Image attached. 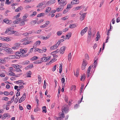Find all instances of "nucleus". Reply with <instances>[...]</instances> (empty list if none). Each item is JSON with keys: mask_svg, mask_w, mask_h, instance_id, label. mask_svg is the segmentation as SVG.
Returning a JSON list of instances; mask_svg holds the SVG:
<instances>
[{"mask_svg": "<svg viewBox=\"0 0 120 120\" xmlns=\"http://www.w3.org/2000/svg\"><path fill=\"white\" fill-rule=\"evenodd\" d=\"M88 32V35L87 38V42L88 43L90 42L92 32L91 28H89Z\"/></svg>", "mask_w": 120, "mask_h": 120, "instance_id": "obj_1", "label": "nucleus"}, {"mask_svg": "<svg viewBox=\"0 0 120 120\" xmlns=\"http://www.w3.org/2000/svg\"><path fill=\"white\" fill-rule=\"evenodd\" d=\"M4 50L8 53L9 54H13L14 52L12 51V50L11 48H9L6 47L4 48Z\"/></svg>", "mask_w": 120, "mask_h": 120, "instance_id": "obj_2", "label": "nucleus"}, {"mask_svg": "<svg viewBox=\"0 0 120 120\" xmlns=\"http://www.w3.org/2000/svg\"><path fill=\"white\" fill-rule=\"evenodd\" d=\"M68 106L65 105L63 106L62 108V111L63 112L67 113L68 112Z\"/></svg>", "mask_w": 120, "mask_h": 120, "instance_id": "obj_3", "label": "nucleus"}, {"mask_svg": "<svg viewBox=\"0 0 120 120\" xmlns=\"http://www.w3.org/2000/svg\"><path fill=\"white\" fill-rule=\"evenodd\" d=\"M87 64V63L85 60H83L81 68L82 70H84Z\"/></svg>", "mask_w": 120, "mask_h": 120, "instance_id": "obj_4", "label": "nucleus"}, {"mask_svg": "<svg viewBox=\"0 0 120 120\" xmlns=\"http://www.w3.org/2000/svg\"><path fill=\"white\" fill-rule=\"evenodd\" d=\"M26 94L25 93L23 94L22 97L19 99V103H21L22 101L25 100L26 98Z\"/></svg>", "mask_w": 120, "mask_h": 120, "instance_id": "obj_5", "label": "nucleus"}, {"mask_svg": "<svg viewBox=\"0 0 120 120\" xmlns=\"http://www.w3.org/2000/svg\"><path fill=\"white\" fill-rule=\"evenodd\" d=\"M67 3V2L65 0H61L59 1V4L64 6L66 5Z\"/></svg>", "mask_w": 120, "mask_h": 120, "instance_id": "obj_6", "label": "nucleus"}, {"mask_svg": "<svg viewBox=\"0 0 120 120\" xmlns=\"http://www.w3.org/2000/svg\"><path fill=\"white\" fill-rule=\"evenodd\" d=\"M88 29V27H86L81 31L80 34L81 36H82L86 33Z\"/></svg>", "mask_w": 120, "mask_h": 120, "instance_id": "obj_7", "label": "nucleus"}, {"mask_svg": "<svg viewBox=\"0 0 120 120\" xmlns=\"http://www.w3.org/2000/svg\"><path fill=\"white\" fill-rule=\"evenodd\" d=\"M56 2L55 0H50L47 2V5H50L54 4Z\"/></svg>", "mask_w": 120, "mask_h": 120, "instance_id": "obj_8", "label": "nucleus"}, {"mask_svg": "<svg viewBox=\"0 0 120 120\" xmlns=\"http://www.w3.org/2000/svg\"><path fill=\"white\" fill-rule=\"evenodd\" d=\"M3 21L4 22L8 24H9L11 23L12 22V21L8 20L6 19H4Z\"/></svg>", "mask_w": 120, "mask_h": 120, "instance_id": "obj_9", "label": "nucleus"}, {"mask_svg": "<svg viewBox=\"0 0 120 120\" xmlns=\"http://www.w3.org/2000/svg\"><path fill=\"white\" fill-rule=\"evenodd\" d=\"M71 32H69L66 35L65 38H64V39L66 40V39H68L69 38L71 37Z\"/></svg>", "mask_w": 120, "mask_h": 120, "instance_id": "obj_10", "label": "nucleus"}, {"mask_svg": "<svg viewBox=\"0 0 120 120\" xmlns=\"http://www.w3.org/2000/svg\"><path fill=\"white\" fill-rule=\"evenodd\" d=\"M27 48H24L23 49H20V52L21 53H25L27 52Z\"/></svg>", "mask_w": 120, "mask_h": 120, "instance_id": "obj_11", "label": "nucleus"}, {"mask_svg": "<svg viewBox=\"0 0 120 120\" xmlns=\"http://www.w3.org/2000/svg\"><path fill=\"white\" fill-rule=\"evenodd\" d=\"M79 0H73L71 1V3L73 4H79Z\"/></svg>", "mask_w": 120, "mask_h": 120, "instance_id": "obj_12", "label": "nucleus"}, {"mask_svg": "<svg viewBox=\"0 0 120 120\" xmlns=\"http://www.w3.org/2000/svg\"><path fill=\"white\" fill-rule=\"evenodd\" d=\"M86 13H84L82 14L80 16V19L81 20H82L84 19L86 15Z\"/></svg>", "mask_w": 120, "mask_h": 120, "instance_id": "obj_13", "label": "nucleus"}, {"mask_svg": "<svg viewBox=\"0 0 120 120\" xmlns=\"http://www.w3.org/2000/svg\"><path fill=\"white\" fill-rule=\"evenodd\" d=\"M66 47L65 46H63L61 48L60 50V53L62 54H63L64 51V49Z\"/></svg>", "mask_w": 120, "mask_h": 120, "instance_id": "obj_14", "label": "nucleus"}, {"mask_svg": "<svg viewBox=\"0 0 120 120\" xmlns=\"http://www.w3.org/2000/svg\"><path fill=\"white\" fill-rule=\"evenodd\" d=\"M64 7L62 5H60L59 8H56V11L58 12H59L60 11H61L63 9Z\"/></svg>", "mask_w": 120, "mask_h": 120, "instance_id": "obj_15", "label": "nucleus"}, {"mask_svg": "<svg viewBox=\"0 0 120 120\" xmlns=\"http://www.w3.org/2000/svg\"><path fill=\"white\" fill-rule=\"evenodd\" d=\"M76 24H72L69 25V27L70 28H73L77 26Z\"/></svg>", "mask_w": 120, "mask_h": 120, "instance_id": "obj_16", "label": "nucleus"}, {"mask_svg": "<svg viewBox=\"0 0 120 120\" xmlns=\"http://www.w3.org/2000/svg\"><path fill=\"white\" fill-rule=\"evenodd\" d=\"M25 19H22L21 22L19 23V25L20 26H22L25 24V21H26Z\"/></svg>", "mask_w": 120, "mask_h": 120, "instance_id": "obj_17", "label": "nucleus"}, {"mask_svg": "<svg viewBox=\"0 0 120 120\" xmlns=\"http://www.w3.org/2000/svg\"><path fill=\"white\" fill-rule=\"evenodd\" d=\"M45 3L44 2H43L39 3L37 6V8H39L41 7L42 6L45 4Z\"/></svg>", "mask_w": 120, "mask_h": 120, "instance_id": "obj_18", "label": "nucleus"}, {"mask_svg": "<svg viewBox=\"0 0 120 120\" xmlns=\"http://www.w3.org/2000/svg\"><path fill=\"white\" fill-rule=\"evenodd\" d=\"M34 51L35 52L37 51H38L40 53H42L43 52V50L38 48H36Z\"/></svg>", "mask_w": 120, "mask_h": 120, "instance_id": "obj_19", "label": "nucleus"}, {"mask_svg": "<svg viewBox=\"0 0 120 120\" xmlns=\"http://www.w3.org/2000/svg\"><path fill=\"white\" fill-rule=\"evenodd\" d=\"M23 8L21 6H20L16 9L15 10L16 12H18L20 11Z\"/></svg>", "mask_w": 120, "mask_h": 120, "instance_id": "obj_20", "label": "nucleus"}, {"mask_svg": "<svg viewBox=\"0 0 120 120\" xmlns=\"http://www.w3.org/2000/svg\"><path fill=\"white\" fill-rule=\"evenodd\" d=\"M57 45H55L50 47V49H56L58 47V46Z\"/></svg>", "mask_w": 120, "mask_h": 120, "instance_id": "obj_21", "label": "nucleus"}, {"mask_svg": "<svg viewBox=\"0 0 120 120\" xmlns=\"http://www.w3.org/2000/svg\"><path fill=\"white\" fill-rule=\"evenodd\" d=\"M31 25H33L35 24H37V22L36 20H32L30 22Z\"/></svg>", "mask_w": 120, "mask_h": 120, "instance_id": "obj_22", "label": "nucleus"}, {"mask_svg": "<svg viewBox=\"0 0 120 120\" xmlns=\"http://www.w3.org/2000/svg\"><path fill=\"white\" fill-rule=\"evenodd\" d=\"M60 117H58L59 118H63L65 117L64 115V113L62 112H61L60 113Z\"/></svg>", "mask_w": 120, "mask_h": 120, "instance_id": "obj_23", "label": "nucleus"}, {"mask_svg": "<svg viewBox=\"0 0 120 120\" xmlns=\"http://www.w3.org/2000/svg\"><path fill=\"white\" fill-rule=\"evenodd\" d=\"M71 53H70L68 54V60L69 61H70L71 59Z\"/></svg>", "mask_w": 120, "mask_h": 120, "instance_id": "obj_24", "label": "nucleus"}, {"mask_svg": "<svg viewBox=\"0 0 120 120\" xmlns=\"http://www.w3.org/2000/svg\"><path fill=\"white\" fill-rule=\"evenodd\" d=\"M32 72L30 71H29L27 73V77H31V75L32 74Z\"/></svg>", "mask_w": 120, "mask_h": 120, "instance_id": "obj_25", "label": "nucleus"}, {"mask_svg": "<svg viewBox=\"0 0 120 120\" xmlns=\"http://www.w3.org/2000/svg\"><path fill=\"white\" fill-rule=\"evenodd\" d=\"M51 9V8L50 7L47 8L45 11L48 13L50 11Z\"/></svg>", "mask_w": 120, "mask_h": 120, "instance_id": "obj_26", "label": "nucleus"}, {"mask_svg": "<svg viewBox=\"0 0 120 120\" xmlns=\"http://www.w3.org/2000/svg\"><path fill=\"white\" fill-rule=\"evenodd\" d=\"M46 58H44L42 57L41 59V62L42 63V62H46Z\"/></svg>", "mask_w": 120, "mask_h": 120, "instance_id": "obj_27", "label": "nucleus"}, {"mask_svg": "<svg viewBox=\"0 0 120 120\" xmlns=\"http://www.w3.org/2000/svg\"><path fill=\"white\" fill-rule=\"evenodd\" d=\"M69 10L68 9V7L67 8L65 9H64L63 11V14H65L68 12Z\"/></svg>", "mask_w": 120, "mask_h": 120, "instance_id": "obj_28", "label": "nucleus"}, {"mask_svg": "<svg viewBox=\"0 0 120 120\" xmlns=\"http://www.w3.org/2000/svg\"><path fill=\"white\" fill-rule=\"evenodd\" d=\"M45 15V14L44 13H42L39 14L38 15L37 17H40L42 16H44Z\"/></svg>", "mask_w": 120, "mask_h": 120, "instance_id": "obj_29", "label": "nucleus"}, {"mask_svg": "<svg viewBox=\"0 0 120 120\" xmlns=\"http://www.w3.org/2000/svg\"><path fill=\"white\" fill-rule=\"evenodd\" d=\"M1 1V5H0V9L1 10L3 9V8H2L4 6V1Z\"/></svg>", "mask_w": 120, "mask_h": 120, "instance_id": "obj_30", "label": "nucleus"}, {"mask_svg": "<svg viewBox=\"0 0 120 120\" xmlns=\"http://www.w3.org/2000/svg\"><path fill=\"white\" fill-rule=\"evenodd\" d=\"M46 107L45 106H44L42 107V109L43 110L42 112H44L45 113L46 112Z\"/></svg>", "mask_w": 120, "mask_h": 120, "instance_id": "obj_31", "label": "nucleus"}, {"mask_svg": "<svg viewBox=\"0 0 120 120\" xmlns=\"http://www.w3.org/2000/svg\"><path fill=\"white\" fill-rule=\"evenodd\" d=\"M9 58L11 59H15L16 58V55H11L9 56Z\"/></svg>", "mask_w": 120, "mask_h": 120, "instance_id": "obj_32", "label": "nucleus"}, {"mask_svg": "<svg viewBox=\"0 0 120 120\" xmlns=\"http://www.w3.org/2000/svg\"><path fill=\"white\" fill-rule=\"evenodd\" d=\"M3 116V117H2L3 119H4L6 117L8 116L7 115V113H5L4 114Z\"/></svg>", "mask_w": 120, "mask_h": 120, "instance_id": "obj_33", "label": "nucleus"}, {"mask_svg": "<svg viewBox=\"0 0 120 120\" xmlns=\"http://www.w3.org/2000/svg\"><path fill=\"white\" fill-rule=\"evenodd\" d=\"M62 64H60V71H59V73H61L62 71Z\"/></svg>", "mask_w": 120, "mask_h": 120, "instance_id": "obj_34", "label": "nucleus"}, {"mask_svg": "<svg viewBox=\"0 0 120 120\" xmlns=\"http://www.w3.org/2000/svg\"><path fill=\"white\" fill-rule=\"evenodd\" d=\"M23 64H27L30 63V61L28 60H26L23 62Z\"/></svg>", "mask_w": 120, "mask_h": 120, "instance_id": "obj_35", "label": "nucleus"}, {"mask_svg": "<svg viewBox=\"0 0 120 120\" xmlns=\"http://www.w3.org/2000/svg\"><path fill=\"white\" fill-rule=\"evenodd\" d=\"M55 58H54L52 59L50 61V62L49 63V64H50L51 63H52L55 62Z\"/></svg>", "mask_w": 120, "mask_h": 120, "instance_id": "obj_36", "label": "nucleus"}, {"mask_svg": "<svg viewBox=\"0 0 120 120\" xmlns=\"http://www.w3.org/2000/svg\"><path fill=\"white\" fill-rule=\"evenodd\" d=\"M20 14V13H18L17 15H16V16H14V19H16L17 18H18L19 17Z\"/></svg>", "mask_w": 120, "mask_h": 120, "instance_id": "obj_37", "label": "nucleus"}, {"mask_svg": "<svg viewBox=\"0 0 120 120\" xmlns=\"http://www.w3.org/2000/svg\"><path fill=\"white\" fill-rule=\"evenodd\" d=\"M81 81L82 79L83 80H84L86 78L85 77V74H84V75H83L81 76Z\"/></svg>", "mask_w": 120, "mask_h": 120, "instance_id": "obj_38", "label": "nucleus"}, {"mask_svg": "<svg viewBox=\"0 0 120 120\" xmlns=\"http://www.w3.org/2000/svg\"><path fill=\"white\" fill-rule=\"evenodd\" d=\"M42 37V38L43 40H46L48 39L50 37V36H47L45 37L43 36Z\"/></svg>", "mask_w": 120, "mask_h": 120, "instance_id": "obj_39", "label": "nucleus"}, {"mask_svg": "<svg viewBox=\"0 0 120 120\" xmlns=\"http://www.w3.org/2000/svg\"><path fill=\"white\" fill-rule=\"evenodd\" d=\"M8 100V98L7 97H4L2 99V100H4L6 101H7Z\"/></svg>", "mask_w": 120, "mask_h": 120, "instance_id": "obj_40", "label": "nucleus"}, {"mask_svg": "<svg viewBox=\"0 0 120 120\" xmlns=\"http://www.w3.org/2000/svg\"><path fill=\"white\" fill-rule=\"evenodd\" d=\"M60 51V50L59 49H57L55 51L53 52H52L51 54H52L53 53H54L55 54H56L57 53L59 52Z\"/></svg>", "mask_w": 120, "mask_h": 120, "instance_id": "obj_41", "label": "nucleus"}, {"mask_svg": "<svg viewBox=\"0 0 120 120\" xmlns=\"http://www.w3.org/2000/svg\"><path fill=\"white\" fill-rule=\"evenodd\" d=\"M8 75L14 76L15 75V74L12 71H10L8 74Z\"/></svg>", "mask_w": 120, "mask_h": 120, "instance_id": "obj_42", "label": "nucleus"}, {"mask_svg": "<svg viewBox=\"0 0 120 120\" xmlns=\"http://www.w3.org/2000/svg\"><path fill=\"white\" fill-rule=\"evenodd\" d=\"M28 16V15L27 14H26L24 15V16L23 17V19H26Z\"/></svg>", "mask_w": 120, "mask_h": 120, "instance_id": "obj_43", "label": "nucleus"}, {"mask_svg": "<svg viewBox=\"0 0 120 120\" xmlns=\"http://www.w3.org/2000/svg\"><path fill=\"white\" fill-rule=\"evenodd\" d=\"M72 4H68L67 5V8L68 7V9H69V8H71L72 7Z\"/></svg>", "mask_w": 120, "mask_h": 120, "instance_id": "obj_44", "label": "nucleus"}, {"mask_svg": "<svg viewBox=\"0 0 120 120\" xmlns=\"http://www.w3.org/2000/svg\"><path fill=\"white\" fill-rule=\"evenodd\" d=\"M38 57L36 56H34L31 58V60H36L38 59Z\"/></svg>", "mask_w": 120, "mask_h": 120, "instance_id": "obj_45", "label": "nucleus"}, {"mask_svg": "<svg viewBox=\"0 0 120 120\" xmlns=\"http://www.w3.org/2000/svg\"><path fill=\"white\" fill-rule=\"evenodd\" d=\"M79 71L78 70H77L76 71V72L75 74L74 73V75H75L77 77L79 74Z\"/></svg>", "mask_w": 120, "mask_h": 120, "instance_id": "obj_46", "label": "nucleus"}, {"mask_svg": "<svg viewBox=\"0 0 120 120\" xmlns=\"http://www.w3.org/2000/svg\"><path fill=\"white\" fill-rule=\"evenodd\" d=\"M56 65L54 66L52 68V71H54L56 69Z\"/></svg>", "mask_w": 120, "mask_h": 120, "instance_id": "obj_47", "label": "nucleus"}, {"mask_svg": "<svg viewBox=\"0 0 120 120\" xmlns=\"http://www.w3.org/2000/svg\"><path fill=\"white\" fill-rule=\"evenodd\" d=\"M15 82H16V83L19 84V83H23V81L22 80H19L18 81H16Z\"/></svg>", "mask_w": 120, "mask_h": 120, "instance_id": "obj_48", "label": "nucleus"}, {"mask_svg": "<svg viewBox=\"0 0 120 120\" xmlns=\"http://www.w3.org/2000/svg\"><path fill=\"white\" fill-rule=\"evenodd\" d=\"M11 103H12V102L11 101H8V102L7 103V105H3V107L4 106L5 107V106H6V107H7V106H8L9 105V104H11Z\"/></svg>", "mask_w": 120, "mask_h": 120, "instance_id": "obj_49", "label": "nucleus"}, {"mask_svg": "<svg viewBox=\"0 0 120 120\" xmlns=\"http://www.w3.org/2000/svg\"><path fill=\"white\" fill-rule=\"evenodd\" d=\"M16 32L15 31H10L9 32V34H12L15 33Z\"/></svg>", "mask_w": 120, "mask_h": 120, "instance_id": "obj_50", "label": "nucleus"}, {"mask_svg": "<svg viewBox=\"0 0 120 120\" xmlns=\"http://www.w3.org/2000/svg\"><path fill=\"white\" fill-rule=\"evenodd\" d=\"M91 66H90L88 68L87 72H88V73H90V71L91 69Z\"/></svg>", "mask_w": 120, "mask_h": 120, "instance_id": "obj_51", "label": "nucleus"}, {"mask_svg": "<svg viewBox=\"0 0 120 120\" xmlns=\"http://www.w3.org/2000/svg\"><path fill=\"white\" fill-rule=\"evenodd\" d=\"M31 0L34 1V0H25L23 2L25 3H27L30 2Z\"/></svg>", "mask_w": 120, "mask_h": 120, "instance_id": "obj_52", "label": "nucleus"}, {"mask_svg": "<svg viewBox=\"0 0 120 120\" xmlns=\"http://www.w3.org/2000/svg\"><path fill=\"white\" fill-rule=\"evenodd\" d=\"M62 33V32L61 31H59L57 32V34L58 36L60 35Z\"/></svg>", "mask_w": 120, "mask_h": 120, "instance_id": "obj_53", "label": "nucleus"}, {"mask_svg": "<svg viewBox=\"0 0 120 120\" xmlns=\"http://www.w3.org/2000/svg\"><path fill=\"white\" fill-rule=\"evenodd\" d=\"M13 67L15 68H19V66L18 65H14Z\"/></svg>", "mask_w": 120, "mask_h": 120, "instance_id": "obj_54", "label": "nucleus"}, {"mask_svg": "<svg viewBox=\"0 0 120 120\" xmlns=\"http://www.w3.org/2000/svg\"><path fill=\"white\" fill-rule=\"evenodd\" d=\"M43 21L44 20L43 19H41L40 21H39L37 22V24H39L43 22Z\"/></svg>", "mask_w": 120, "mask_h": 120, "instance_id": "obj_55", "label": "nucleus"}, {"mask_svg": "<svg viewBox=\"0 0 120 120\" xmlns=\"http://www.w3.org/2000/svg\"><path fill=\"white\" fill-rule=\"evenodd\" d=\"M41 43V41H36L35 43L37 46H39Z\"/></svg>", "mask_w": 120, "mask_h": 120, "instance_id": "obj_56", "label": "nucleus"}, {"mask_svg": "<svg viewBox=\"0 0 120 120\" xmlns=\"http://www.w3.org/2000/svg\"><path fill=\"white\" fill-rule=\"evenodd\" d=\"M75 89V86H72L71 87V90H73L74 91Z\"/></svg>", "mask_w": 120, "mask_h": 120, "instance_id": "obj_57", "label": "nucleus"}, {"mask_svg": "<svg viewBox=\"0 0 120 120\" xmlns=\"http://www.w3.org/2000/svg\"><path fill=\"white\" fill-rule=\"evenodd\" d=\"M19 99V98L18 97H16V98L14 100V102L15 103H16L18 101V100Z\"/></svg>", "mask_w": 120, "mask_h": 120, "instance_id": "obj_58", "label": "nucleus"}, {"mask_svg": "<svg viewBox=\"0 0 120 120\" xmlns=\"http://www.w3.org/2000/svg\"><path fill=\"white\" fill-rule=\"evenodd\" d=\"M0 62L3 64H4L5 63V61L4 59V60L2 59H0Z\"/></svg>", "mask_w": 120, "mask_h": 120, "instance_id": "obj_59", "label": "nucleus"}, {"mask_svg": "<svg viewBox=\"0 0 120 120\" xmlns=\"http://www.w3.org/2000/svg\"><path fill=\"white\" fill-rule=\"evenodd\" d=\"M35 33V31L34 30H32L31 31H30L29 32V34H31L32 33Z\"/></svg>", "mask_w": 120, "mask_h": 120, "instance_id": "obj_60", "label": "nucleus"}, {"mask_svg": "<svg viewBox=\"0 0 120 120\" xmlns=\"http://www.w3.org/2000/svg\"><path fill=\"white\" fill-rule=\"evenodd\" d=\"M5 41H11V39L8 38L7 37L5 38Z\"/></svg>", "mask_w": 120, "mask_h": 120, "instance_id": "obj_61", "label": "nucleus"}, {"mask_svg": "<svg viewBox=\"0 0 120 120\" xmlns=\"http://www.w3.org/2000/svg\"><path fill=\"white\" fill-rule=\"evenodd\" d=\"M4 94L5 95L8 96L9 94V93L7 91H5L4 92Z\"/></svg>", "mask_w": 120, "mask_h": 120, "instance_id": "obj_62", "label": "nucleus"}, {"mask_svg": "<svg viewBox=\"0 0 120 120\" xmlns=\"http://www.w3.org/2000/svg\"><path fill=\"white\" fill-rule=\"evenodd\" d=\"M85 58L86 59L88 60L89 59V57L88 55L87 54H86L85 55Z\"/></svg>", "mask_w": 120, "mask_h": 120, "instance_id": "obj_63", "label": "nucleus"}, {"mask_svg": "<svg viewBox=\"0 0 120 120\" xmlns=\"http://www.w3.org/2000/svg\"><path fill=\"white\" fill-rule=\"evenodd\" d=\"M27 108L28 109L30 110L31 109V106L30 105H27Z\"/></svg>", "mask_w": 120, "mask_h": 120, "instance_id": "obj_64", "label": "nucleus"}]
</instances>
